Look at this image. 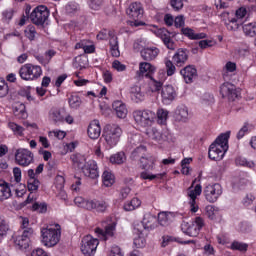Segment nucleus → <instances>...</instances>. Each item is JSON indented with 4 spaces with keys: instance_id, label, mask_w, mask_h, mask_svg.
<instances>
[{
    "instance_id": "f257e3e1",
    "label": "nucleus",
    "mask_w": 256,
    "mask_h": 256,
    "mask_svg": "<svg viewBox=\"0 0 256 256\" xmlns=\"http://www.w3.org/2000/svg\"><path fill=\"white\" fill-rule=\"evenodd\" d=\"M229 137H231V132L221 134L210 145L208 155L212 161H221L225 157V154L229 151Z\"/></svg>"
},
{
    "instance_id": "f03ea898",
    "label": "nucleus",
    "mask_w": 256,
    "mask_h": 256,
    "mask_svg": "<svg viewBox=\"0 0 256 256\" xmlns=\"http://www.w3.org/2000/svg\"><path fill=\"white\" fill-rule=\"evenodd\" d=\"M71 160L74 167L81 169L85 177H90V179H97V177H99L97 162H95L94 160H89L87 162V159L85 158V156L81 154L72 155Z\"/></svg>"
},
{
    "instance_id": "7ed1b4c3",
    "label": "nucleus",
    "mask_w": 256,
    "mask_h": 256,
    "mask_svg": "<svg viewBox=\"0 0 256 256\" xmlns=\"http://www.w3.org/2000/svg\"><path fill=\"white\" fill-rule=\"evenodd\" d=\"M61 240V226L59 224H50L41 228V243L44 247H55Z\"/></svg>"
},
{
    "instance_id": "20e7f679",
    "label": "nucleus",
    "mask_w": 256,
    "mask_h": 256,
    "mask_svg": "<svg viewBox=\"0 0 256 256\" xmlns=\"http://www.w3.org/2000/svg\"><path fill=\"white\" fill-rule=\"evenodd\" d=\"M121 135H123V130L120 125L108 124L104 129L103 137L105 139L106 145L111 149L121 141Z\"/></svg>"
},
{
    "instance_id": "39448f33",
    "label": "nucleus",
    "mask_w": 256,
    "mask_h": 256,
    "mask_svg": "<svg viewBox=\"0 0 256 256\" xmlns=\"http://www.w3.org/2000/svg\"><path fill=\"white\" fill-rule=\"evenodd\" d=\"M48 119L53 125H63V123L73 125V122L75 121L71 114L61 108H51L48 112Z\"/></svg>"
},
{
    "instance_id": "423d86ee",
    "label": "nucleus",
    "mask_w": 256,
    "mask_h": 256,
    "mask_svg": "<svg viewBox=\"0 0 256 256\" xmlns=\"http://www.w3.org/2000/svg\"><path fill=\"white\" fill-rule=\"evenodd\" d=\"M19 75L23 81H37L43 75V69L39 65L28 63L21 66Z\"/></svg>"
},
{
    "instance_id": "0eeeda50",
    "label": "nucleus",
    "mask_w": 256,
    "mask_h": 256,
    "mask_svg": "<svg viewBox=\"0 0 256 256\" xmlns=\"http://www.w3.org/2000/svg\"><path fill=\"white\" fill-rule=\"evenodd\" d=\"M33 228H26L15 234L12 239L15 247L21 251H26L31 245V237H33Z\"/></svg>"
},
{
    "instance_id": "6e6552de",
    "label": "nucleus",
    "mask_w": 256,
    "mask_h": 256,
    "mask_svg": "<svg viewBox=\"0 0 256 256\" xmlns=\"http://www.w3.org/2000/svg\"><path fill=\"white\" fill-rule=\"evenodd\" d=\"M230 15L231 14L227 11H224L222 13V17H227L229 21V23L227 24V29L228 31H237V29H239V24L237 23V21L245 19V17H249V7L242 6L236 9L235 18H231Z\"/></svg>"
},
{
    "instance_id": "1a4fd4ad",
    "label": "nucleus",
    "mask_w": 256,
    "mask_h": 256,
    "mask_svg": "<svg viewBox=\"0 0 256 256\" xmlns=\"http://www.w3.org/2000/svg\"><path fill=\"white\" fill-rule=\"evenodd\" d=\"M49 8L45 5L37 6L30 14V20L37 27H45V23L49 21Z\"/></svg>"
},
{
    "instance_id": "9d476101",
    "label": "nucleus",
    "mask_w": 256,
    "mask_h": 256,
    "mask_svg": "<svg viewBox=\"0 0 256 256\" xmlns=\"http://www.w3.org/2000/svg\"><path fill=\"white\" fill-rule=\"evenodd\" d=\"M205 226V220L202 217H196L192 222H182L181 229L189 237H197L201 229Z\"/></svg>"
},
{
    "instance_id": "9b49d317",
    "label": "nucleus",
    "mask_w": 256,
    "mask_h": 256,
    "mask_svg": "<svg viewBox=\"0 0 256 256\" xmlns=\"http://www.w3.org/2000/svg\"><path fill=\"white\" fill-rule=\"evenodd\" d=\"M201 193H203V188L201 187V184H197L196 186H190L186 190V197L188 199V205H190L191 213H197V211H199L197 197H199Z\"/></svg>"
},
{
    "instance_id": "f8f14e48",
    "label": "nucleus",
    "mask_w": 256,
    "mask_h": 256,
    "mask_svg": "<svg viewBox=\"0 0 256 256\" xmlns=\"http://www.w3.org/2000/svg\"><path fill=\"white\" fill-rule=\"evenodd\" d=\"M133 117L140 127H149L155 121V114L151 110H136L133 112Z\"/></svg>"
},
{
    "instance_id": "ddd939ff",
    "label": "nucleus",
    "mask_w": 256,
    "mask_h": 256,
    "mask_svg": "<svg viewBox=\"0 0 256 256\" xmlns=\"http://www.w3.org/2000/svg\"><path fill=\"white\" fill-rule=\"evenodd\" d=\"M15 163L20 167H29L33 163L35 156L33 152L26 148H18L14 153Z\"/></svg>"
},
{
    "instance_id": "4468645a",
    "label": "nucleus",
    "mask_w": 256,
    "mask_h": 256,
    "mask_svg": "<svg viewBox=\"0 0 256 256\" xmlns=\"http://www.w3.org/2000/svg\"><path fill=\"white\" fill-rule=\"evenodd\" d=\"M126 13L134 19V21L130 22L131 27H141V25H145L143 22L137 21V19L143 17V5H141V3L133 2L126 10Z\"/></svg>"
},
{
    "instance_id": "2eb2a0df",
    "label": "nucleus",
    "mask_w": 256,
    "mask_h": 256,
    "mask_svg": "<svg viewBox=\"0 0 256 256\" xmlns=\"http://www.w3.org/2000/svg\"><path fill=\"white\" fill-rule=\"evenodd\" d=\"M97 247H99V240L97 238H94L91 235H87L82 239L81 252L83 253V255H95Z\"/></svg>"
},
{
    "instance_id": "dca6fc26",
    "label": "nucleus",
    "mask_w": 256,
    "mask_h": 256,
    "mask_svg": "<svg viewBox=\"0 0 256 256\" xmlns=\"http://www.w3.org/2000/svg\"><path fill=\"white\" fill-rule=\"evenodd\" d=\"M221 195H223V187L219 183L209 184L204 188V196L209 203H216Z\"/></svg>"
},
{
    "instance_id": "f3484780",
    "label": "nucleus",
    "mask_w": 256,
    "mask_h": 256,
    "mask_svg": "<svg viewBox=\"0 0 256 256\" xmlns=\"http://www.w3.org/2000/svg\"><path fill=\"white\" fill-rule=\"evenodd\" d=\"M102 224L105 225L104 230L101 228H96L95 233L97 237H99V239H101L102 241H107L109 237H114L115 231H117V222L104 221L102 222Z\"/></svg>"
},
{
    "instance_id": "a211bd4d",
    "label": "nucleus",
    "mask_w": 256,
    "mask_h": 256,
    "mask_svg": "<svg viewBox=\"0 0 256 256\" xmlns=\"http://www.w3.org/2000/svg\"><path fill=\"white\" fill-rule=\"evenodd\" d=\"M220 93L222 97H228L230 101H235L239 97V95H241V93L239 92V90H237L235 85L229 82H226L221 85Z\"/></svg>"
},
{
    "instance_id": "6ab92c4d",
    "label": "nucleus",
    "mask_w": 256,
    "mask_h": 256,
    "mask_svg": "<svg viewBox=\"0 0 256 256\" xmlns=\"http://www.w3.org/2000/svg\"><path fill=\"white\" fill-rule=\"evenodd\" d=\"M146 135L148 138H150L151 141H154V143H159L160 145L162 143H165V141H167V134H164L163 132L159 131L157 128L147 129Z\"/></svg>"
},
{
    "instance_id": "aec40b11",
    "label": "nucleus",
    "mask_w": 256,
    "mask_h": 256,
    "mask_svg": "<svg viewBox=\"0 0 256 256\" xmlns=\"http://www.w3.org/2000/svg\"><path fill=\"white\" fill-rule=\"evenodd\" d=\"M189 59V50L180 48L178 49L172 57V61L177 67H183L187 60Z\"/></svg>"
},
{
    "instance_id": "412c9836",
    "label": "nucleus",
    "mask_w": 256,
    "mask_h": 256,
    "mask_svg": "<svg viewBox=\"0 0 256 256\" xmlns=\"http://www.w3.org/2000/svg\"><path fill=\"white\" fill-rule=\"evenodd\" d=\"M180 74L182 75L185 83H193V81L197 79V68L193 65H188L180 70Z\"/></svg>"
},
{
    "instance_id": "4be33fe9",
    "label": "nucleus",
    "mask_w": 256,
    "mask_h": 256,
    "mask_svg": "<svg viewBox=\"0 0 256 256\" xmlns=\"http://www.w3.org/2000/svg\"><path fill=\"white\" fill-rule=\"evenodd\" d=\"M161 50L159 48L152 46V47H145L141 50L140 54L144 61H155L156 57H159Z\"/></svg>"
},
{
    "instance_id": "5701e85b",
    "label": "nucleus",
    "mask_w": 256,
    "mask_h": 256,
    "mask_svg": "<svg viewBox=\"0 0 256 256\" xmlns=\"http://www.w3.org/2000/svg\"><path fill=\"white\" fill-rule=\"evenodd\" d=\"M156 37H158V39H161V41L163 42V44L165 45V47H167V49H170L171 51L175 50V34L173 33H157Z\"/></svg>"
},
{
    "instance_id": "b1692460",
    "label": "nucleus",
    "mask_w": 256,
    "mask_h": 256,
    "mask_svg": "<svg viewBox=\"0 0 256 256\" xmlns=\"http://www.w3.org/2000/svg\"><path fill=\"white\" fill-rule=\"evenodd\" d=\"M161 95L164 103H171L177 97V92L173 86L166 85L162 88Z\"/></svg>"
},
{
    "instance_id": "393cba45",
    "label": "nucleus",
    "mask_w": 256,
    "mask_h": 256,
    "mask_svg": "<svg viewBox=\"0 0 256 256\" xmlns=\"http://www.w3.org/2000/svg\"><path fill=\"white\" fill-rule=\"evenodd\" d=\"M142 225L146 231H153L157 227V218L151 213L144 214Z\"/></svg>"
},
{
    "instance_id": "a878e982",
    "label": "nucleus",
    "mask_w": 256,
    "mask_h": 256,
    "mask_svg": "<svg viewBox=\"0 0 256 256\" xmlns=\"http://www.w3.org/2000/svg\"><path fill=\"white\" fill-rule=\"evenodd\" d=\"M88 136L90 139H99L101 137V125L99 120H93L88 126Z\"/></svg>"
},
{
    "instance_id": "bb28decb",
    "label": "nucleus",
    "mask_w": 256,
    "mask_h": 256,
    "mask_svg": "<svg viewBox=\"0 0 256 256\" xmlns=\"http://www.w3.org/2000/svg\"><path fill=\"white\" fill-rule=\"evenodd\" d=\"M88 211H96L97 213H105L107 211V202L103 200H90Z\"/></svg>"
},
{
    "instance_id": "cd10ccee",
    "label": "nucleus",
    "mask_w": 256,
    "mask_h": 256,
    "mask_svg": "<svg viewBox=\"0 0 256 256\" xmlns=\"http://www.w3.org/2000/svg\"><path fill=\"white\" fill-rule=\"evenodd\" d=\"M112 107L115 111L116 116L119 119H125V117H127V106L125 105V103H123L122 101H114L112 104Z\"/></svg>"
},
{
    "instance_id": "c85d7f7f",
    "label": "nucleus",
    "mask_w": 256,
    "mask_h": 256,
    "mask_svg": "<svg viewBox=\"0 0 256 256\" xmlns=\"http://www.w3.org/2000/svg\"><path fill=\"white\" fill-rule=\"evenodd\" d=\"M174 219H175V214L172 212H160L158 214V223L162 227H167L168 225H171Z\"/></svg>"
},
{
    "instance_id": "c756f323",
    "label": "nucleus",
    "mask_w": 256,
    "mask_h": 256,
    "mask_svg": "<svg viewBox=\"0 0 256 256\" xmlns=\"http://www.w3.org/2000/svg\"><path fill=\"white\" fill-rule=\"evenodd\" d=\"M155 73V66L149 62H140L139 64V75L142 77H151Z\"/></svg>"
},
{
    "instance_id": "7c9ffc66",
    "label": "nucleus",
    "mask_w": 256,
    "mask_h": 256,
    "mask_svg": "<svg viewBox=\"0 0 256 256\" xmlns=\"http://www.w3.org/2000/svg\"><path fill=\"white\" fill-rule=\"evenodd\" d=\"M136 237L134 238V245L137 249H143L147 245V239H145V233L139 228H135Z\"/></svg>"
},
{
    "instance_id": "2f4dec72",
    "label": "nucleus",
    "mask_w": 256,
    "mask_h": 256,
    "mask_svg": "<svg viewBox=\"0 0 256 256\" xmlns=\"http://www.w3.org/2000/svg\"><path fill=\"white\" fill-rule=\"evenodd\" d=\"M174 26L176 29H181V33H193V29L185 27V16L183 15L174 18Z\"/></svg>"
},
{
    "instance_id": "473e14b6",
    "label": "nucleus",
    "mask_w": 256,
    "mask_h": 256,
    "mask_svg": "<svg viewBox=\"0 0 256 256\" xmlns=\"http://www.w3.org/2000/svg\"><path fill=\"white\" fill-rule=\"evenodd\" d=\"M130 97L134 103H141L145 99V95L141 93V87L133 86L130 88Z\"/></svg>"
},
{
    "instance_id": "72a5a7b5",
    "label": "nucleus",
    "mask_w": 256,
    "mask_h": 256,
    "mask_svg": "<svg viewBox=\"0 0 256 256\" xmlns=\"http://www.w3.org/2000/svg\"><path fill=\"white\" fill-rule=\"evenodd\" d=\"M155 161L157 160L153 156L141 157L140 159L142 168L146 171H153L155 169Z\"/></svg>"
},
{
    "instance_id": "f704fd0d",
    "label": "nucleus",
    "mask_w": 256,
    "mask_h": 256,
    "mask_svg": "<svg viewBox=\"0 0 256 256\" xmlns=\"http://www.w3.org/2000/svg\"><path fill=\"white\" fill-rule=\"evenodd\" d=\"M176 119L178 121H188L189 120V109L187 106H178L176 109Z\"/></svg>"
},
{
    "instance_id": "c9c22d12",
    "label": "nucleus",
    "mask_w": 256,
    "mask_h": 256,
    "mask_svg": "<svg viewBox=\"0 0 256 256\" xmlns=\"http://www.w3.org/2000/svg\"><path fill=\"white\" fill-rule=\"evenodd\" d=\"M11 197V188L7 182L0 183V201H7Z\"/></svg>"
},
{
    "instance_id": "e433bc0d",
    "label": "nucleus",
    "mask_w": 256,
    "mask_h": 256,
    "mask_svg": "<svg viewBox=\"0 0 256 256\" xmlns=\"http://www.w3.org/2000/svg\"><path fill=\"white\" fill-rule=\"evenodd\" d=\"M109 161L112 165H123L127 161V156H125L124 152H118L110 156Z\"/></svg>"
},
{
    "instance_id": "4c0bfd02",
    "label": "nucleus",
    "mask_w": 256,
    "mask_h": 256,
    "mask_svg": "<svg viewBox=\"0 0 256 256\" xmlns=\"http://www.w3.org/2000/svg\"><path fill=\"white\" fill-rule=\"evenodd\" d=\"M8 127L16 137H23L25 135V128L15 122H9Z\"/></svg>"
},
{
    "instance_id": "58836bf2",
    "label": "nucleus",
    "mask_w": 256,
    "mask_h": 256,
    "mask_svg": "<svg viewBox=\"0 0 256 256\" xmlns=\"http://www.w3.org/2000/svg\"><path fill=\"white\" fill-rule=\"evenodd\" d=\"M68 103H69L70 109H79V107H81V103H83V101L81 100V97H79V95L72 94L68 98Z\"/></svg>"
},
{
    "instance_id": "ea45409f",
    "label": "nucleus",
    "mask_w": 256,
    "mask_h": 256,
    "mask_svg": "<svg viewBox=\"0 0 256 256\" xmlns=\"http://www.w3.org/2000/svg\"><path fill=\"white\" fill-rule=\"evenodd\" d=\"M139 207H141V200L139 198H133L124 204L125 211H135V209H139Z\"/></svg>"
},
{
    "instance_id": "a19ab883",
    "label": "nucleus",
    "mask_w": 256,
    "mask_h": 256,
    "mask_svg": "<svg viewBox=\"0 0 256 256\" xmlns=\"http://www.w3.org/2000/svg\"><path fill=\"white\" fill-rule=\"evenodd\" d=\"M102 181L105 187H111L115 183V176L110 171H104L102 174Z\"/></svg>"
},
{
    "instance_id": "79ce46f5",
    "label": "nucleus",
    "mask_w": 256,
    "mask_h": 256,
    "mask_svg": "<svg viewBox=\"0 0 256 256\" xmlns=\"http://www.w3.org/2000/svg\"><path fill=\"white\" fill-rule=\"evenodd\" d=\"M147 151V148L143 145H140L138 147H136L132 153H131V159H133L134 161L137 160V159H141V157H145L143 155H145Z\"/></svg>"
},
{
    "instance_id": "37998d69",
    "label": "nucleus",
    "mask_w": 256,
    "mask_h": 256,
    "mask_svg": "<svg viewBox=\"0 0 256 256\" xmlns=\"http://www.w3.org/2000/svg\"><path fill=\"white\" fill-rule=\"evenodd\" d=\"M237 71V64L232 61H228L223 67V77H228L229 73H235Z\"/></svg>"
},
{
    "instance_id": "c03bdc74",
    "label": "nucleus",
    "mask_w": 256,
    "mask_h": 256,
    "mask_svg": "<svg viewBox=\"0 0 256 256\" xmlns=\"http://www.w3.org/2000/svg\"><path fill=\"white\" fill-rule=\"evenodd\" d=\"M219 213V208L213 206V205H208L205 207V214L208 217V219H216L217 215Z\"/></svg>"
},
{
    "instance_id": "a18cd8bd",
    "label": "nucleus",
    "mask_w": 256,
    "mask_h": 256,
    "mask_svg": "<svg viewBox=\"0 0 256 256\" xmlns=\"http://www.w3.org/2000/svg\"><path fill=\"white\" fill-rule=\"evenodd\" d=\"M14 115L18 117V119H27V111H25V105L18 104L14 108Z\"/></svg>"
},
{
    "instance_id": "49530a36",
    "label": "nucleus",
    "mask_w": 256,
    "mask_h": 256,
    "mask_svg": "<svg viewBox=\"0 0 256 256\" xmlns=\"http://www.w3.org/2000/svg\"><path fill=\"white\" fill-rule=\"evenodd\" d=\"M168 118H169V111L163 108H160L157 110V119L160 125H164V123L167 122Z\"/></svg>"
},
{
    "instance_id": "de8ad7c7",
    "label": "nucleus",
    "mask_w": 256,
    "mask_h": 256,
    "mask_svg": "<svg viewBox=\"0 0 256 256\" xmlns=\"http://www.w3.org/2000/svg\"><path fill=\"white\" fill-rule=\"evenodd\" d=\"M235 164L239 167H249V169H253V167H255V162L247 161V159L243 157H237Z\"/></svg>"
},
{
    "instance_id": "09e8293b",
    "label": "nucleus",
    "mask_w": 256,
    "mask_h": 256,
    "mask_svg": "<svg viewBox=\"0 0 256 256\" xmlns=\"http://www.w3.org/2000/svg\"><path fill=\"white\" fill-rule=\"evenodd\" d=\"M91 200H87L81 196H78L74 199V203L75 205H77V207H81L82 209H86L87 211H89V203Z\"/></svg>"
},
{
    "instance_id": "8fccbe9b",
    "label": "nucleus",
    "mask_w": 256,
    "mask_h": 256,
    "mask_svg": "<svg viewBox=\"0 0 256 256\" xmlns=\"http://www.w3.org/2000/svg\"><path fill=\"white\" fill-rule=\"evenodd\" d=\"M67 136V133L63 130H53L48 132V137H50V139H65V137Z\"/></svg>"
},
{
    "instance_id": "3c124183",
    "label": "nucleus",
    "mask_w": 256,
    "mask_h": 256,
    "mask_svg": "<svg viewBox=\"0 0 256 256\" xmlns=\"http://www.w3.org/2000/svg\"><path fill=\"white\" fill-rule=\"evenodd\" d=\"M167 173H160V174H149L147 172H142L140 174L141 179H149V181H153V179H163Z\"/></svg>"
},
{
    "instance_id": "603ef678",
    "label": "nucleus",
    "mask_w": 256,
    "mask_h": 256,
    "mask_svg": "<svg viewBox=\"0 0 256 256\" xmlns=\"http://www.w3.org/2000/svg\"><path fill=\"white\" fill-rule=\"evenodd\" d=\"M64 31H66L67 33L81 31V25L77 24L76 22H69L64 25Z\"/></svg>"
},
{
    "instance_id": "864d4df0",
    "label": "nucleus",
    "mask_w": 256,
    "mask_h": 256,
    "mask_svg": "<svg viewBox=\"0 0 256 256\" xmlns=\"http://www.w3.org/2000/svg\"><path fill=\"white\" fill-rule=\"evenodd\" d=\"M8 231L9 224H7V220H5V218L0 215V237H5Z\"/></svg>"
},
{
    "instance_id": "5fc2aeb1",
    "label": "nucleus",
    "mask_w": 256,
    "mask_h": 256,
    "mask_svg": "<svg viewBox=\"0 0 256 256\" xmlns=\"http://www.w3.org/2000/svg\"><path fill=\"white\" fill-rule=\"evenodd\" d=\"M65 11L68 15H73V13H77L79 11V4H77V2H69L65 6Z\"/></svg>"
},
{
    "instance_id": "6e6d98bb",
    "label": "nucleus",
    "mask_w": 256,
    "mask_h": 256,
    "mask_svg": "<svg viewBox=\"0 0 256 256\" xmlns=\"http://www.w3.org/2000/svg\"><path fill=\"white\" fill-rule=\"evenodd\" d=\"M249 248V245L243 243V242H233L231 244V249L233 251H247V249Z\"/></svg>"
},
{
    "instance_id": "4d7b16f0",
    "label": "nucleus",
    "mask_w": 256,
    "mask_h": 256,
    "mask_svg": "<svg viewBox=\"0 0 256 256\" xmlns=\"http://www.w3.org/2000/svg\"><path fill=\"white\" fill-rule=\"evenodd\" d=\"M165 65H166V72L168 77L175 75V71L177 70V68L175 67V64H173L171 60H166Z\"/></svg>"
},
{
    "instance_id": "13d9d810",
    "label": "nucleus",
    "mask_w": 256,
    "mask_h": 256,
    "mask_svg": "<svg viewBox=\"0 0 256 256\" xmlns=\"http://www.w3.org/2000/svg\"><path fill=\"white\" fill-rule=\"evenodd\" d=\"M40 182L37 179H29L28 181V191L31 193L37 191L39 189Z\"/></svg>"
},
{
    "instance_id": "bf43d9fd",
    "label": "nucleus",
    "mask_w": 256,
    "mask_h": 256,
    "mask_svg": "<svg viewBox=\"0 0 256 256\" xmlns=\"http://www.w3.org/2000/svg\"><path fill=\"white\" fill-rule=\"evenodd\" d=\"M9 93V86L3 78H0V97H6Z\"/></svg>"
},
{
    "instance_id": "052dcab7",
    "label": "nucleus",
    "mask_w": 256,
    "mask_h": 256,
    "mask_svg": "<svg viewBox=\"0 0 256 256\" xmlns=\"http://www.w3.org/2000/svg\"><path fill=\"white\" fill-rule=\"evenodd\" d=\"M112 67L115 69V71H118L119 73H122L123 71H127V66L119 60H114L112 62Z\"/></svg>"
},
{
    "instance_id": "680f3d73",
    "label": "nucleus",
    "mask_w": 256,
    "mask_h": 256,
    "mask_svg": "<svg viewBox=\"0 0 256 256\" xmlns=\"http://www.w3.org/2000/svg\"><path fill=\"white\" fill-rule=\"evenodd\" d=\"M88 4L90 9H93L94 11H99V9H101V6L103 5V0H88Z\"/></svg>"
},
{
    "instance_id": "e2e57ef3",
    "label": "nucleus",
    "mask_w": 256,
    "mask_h": 256,
    "mask_svg": "<svg viewBox=\"0 0 256 256\" xmlns=\"http://www.w3.org/2000/svg\"><path fill=\"white\" fill-rule=\"evenodd\" d=\"M185 0H171L170 5L174 11H181L183 9Z\"/></svg>"
},
{
    "instance_id": "0e129e2a",
    "label": "nucleus",
    "mask_w": 256,
    "mask_h": 256,
    "mask_svg": "<svg viewBox=\"0 0 256 256\" xmlns=\"http://www.w3.org/2000/svg\"><path fill=\"white\" fill-rule=\"evenodd\" d=\"M108 256H125V254H123V251L121 250V248L119 246L113 245L110 248Z\"/></svg>"
},
{
    "instance_id": "69168bd1",
    "label": "nucleus",
    "mask_w": 256,
    "mask_h": 256,
    "mask_svg": "<svg viewBox=\"0 0 256 256\" xmlns=\"http://www.w3.org/2000/svg\"><path fill=\"white\" fill-rule=\"evenodd\" d=\"M242 29L244 33H256V22L244 24Z\"/></svg>"
},
{
    "instance_id": "338daca9",
    "label": "nucleus",
    "mask_w": 256,
    "mask_h": 256,
    "mask_svg": "<svg viewBox=\"0 0 256 256\" xmlns=\"http://www.w3.org/2000/svg\"><path fill=\"white\" fill-rule=\"evenodd\" d=\"M55 185L57 189H63L65 187V177L63 175H57L55 177Z\"/></svg>"
},
{
    "instance_id": "774afa93",
    "label": "nucleus",
    "mask_w": 256,
    "mask_h": 256,
    "mask_svg": "<svg viewBox=\"0 0 256 256\" xmlns=\"http://www.w3.org/2000/svg\"><path fill=\"white\" fill-rule=\"evenodd\" d=\"M216 41L215 40H201L199 42V47H201V49H207V47H213L216 45Z\"/></svg>"
}]
</instances>
